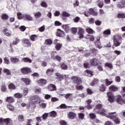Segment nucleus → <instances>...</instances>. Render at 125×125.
<instances>
[{"instance_id": "f257e3e1", "label": "nucleus", "mask_w": 125, "mask_h": 125, "mask_svg": "<svg viewBox=\"0 0 125 125\" xmlns=\"http://www.w3.org/2000/svg\"><path fill=\"white\" fill-rule=\"evenodd\" d=\"M108 98V100L110 103H113L115 101V99L116 98V102L119 104H124V99H122V97L120 95L117 96L116 97L114 96L112 92H108L106 93Z\"/></svg>"}, {"instance_id": "f03ea898", "label": "nucleus", "mask_w": 125, "mask_h": 125, "mask_svg": "<svg viewBox=\"0 0 125 125\" xmlns=\"http://www.w3.org/2000/svg\"><path fill=\"white\" fill-rule=\"evenodd\" d=\"M100 114L103 115V116H105V117H106V118L111 119L112 120H113L114 118L117 116V114L115 115L116 112L108 113V110L104 109H102L100 112Z\"/></svg>"}, {"instance_id": "7ed1b4c3", "label": "nucleus", "mask_w": 125, "mask_h": 125, "mask_svg": "<svg viewBox=\"0 0 125 125\" xmlns=\"http://www.w3.org/2000/svg\"><path fill=\"white\" fill-rule=\"evenodd\" d=\"M30 104H32L33 108L36 107V104L41 103L42 101V98L39 96V95H34L30 98Z\"/></svg>"}, {"instance_id": "20e7f679", "label": "nucleus", "mask_w": 125, "mask_h": 125, "mask_svg": "<svg viewBox=\"0 0 125 125\" xmlns=\"http://www.w3.org/2000/svg\"><path fill=\"white\" fill-rule=\"evenodd\" d=\"M122 43V36L120 35L114 36V45L115 46H120Z\"/></svg>"}, {"instance_id": "39448f33", "label": "nucleus", "mask_w": 125, "mask_h": 125, "mask_svg": "<svg viewBox=\"0 0 125 125\" xmlns=\"http://www.w3.org/2000/svg\"><path fill=\"white\" fill-rule=\"evenodd\" d=\"M71 79L76 84H81L83 83L82 79L78 76H73L71 77Z\"/></svg>"}, {"instance_id": "423d86ee", "label": "nucleus", "mask_w": 125, "mask_h": 125, "mask_svg": "<svg viewBox=\"0 0 125 125\" xmlns=\"http://www.w3.org/2000/svg\"><path fill=\"white\" fill-rule=\"evenodd\" d=\"M77 29L78 30L79 39H83V34H84V29L80 27H78Z\"/></svg>"}, {"instance_id": "0eeeda50", "label": "nucleus", "mask_w": 125, "mask_h": 125, "mask_svg": "<svg viewBox=\"0 0 125 125\" xmlns=\"http://www.w3.org/2000/svg\"><path fill=\"white\" fill-rule=\"evenodd\" d=\"M31 68L29 67L22 68L21 69V72L24 75H27V74L31 73Z\"/></svg>"}, {"instance_id": "6e6552de", "label": "nucleus", "mask_w": 125, "mask_h": 125, "mask_svg": "<svg viewBox=\"0 0 125 125\" xmlns=\"http://www.w3.org/2000/svg\"><path fill=\"white\" fill-rule=\"evenodd\" d=\"M90 63L92 66H98L99 64V60H97L96 58H93L91 60Z\"/></svg>"}, {"instance_id": "1a4fd4ad", "label": "nucleus", "mask_w": 125, "mask_h": 125, "mask_svg": "<svg viewBox=\"0 0 125 125\" xmlns=\"http://www.w3.org/2000/svg\"><path fill=\"white\" fill-rule=\"evenodd\" d=\"M100 40V37H97L96 39V41H95V44L96 46V47H98V48H102V46H101V43H100V41H99Z\"/></svg>"}, {"instance_id": "9d476101", "label": "nucleus", "mask_w": 125, "mask_h": 125, "mask_svg": "<svg viewBox=\"0 0 125 125\" xmlns=\"http://www.w3.org/2000/svg\"><path fill=\"white\" fill-rule=\"evenodd\" d=\"M4 123L6 125H13V121L10 118L4 119Z\"/></svg>"}, {"instance_id": "9b49d317", "label": "nucleus", "mask_w": 125, "mask_h": 125, "mask_svg": "<svg viewBox=\"0 0 125 125\" xmlns=\"http://www.w3.org/2000/svg\"><path fill=\"white\" fill-rule=\"evenodd\" d=\"M47 83V81L45 79H41L37 81V83L39 84V85H45Z\"/></svg>"}, {"instance_id": "f8f14e48", "label": "nucleus", "mask_w": 125, "mask_h": 125, "mask_svg": "<svg viewBox=\"0 0 125 125\" xmlns=\"http://www.w3.org/2000/svg\"><path fill=\"white\" fill-rule=\"evenodd\" d=\"M22 44L25 47H29V46H31V43L30 42V41L28 40V39L23 40L22 41Z\"/></svg>"}, {"instance_id": "ddd939ff", "label": "nucleus", "mask_w": 125, "mask_h": 125, "mask_svg": "<svg viewBox=\"0 0 125 125\" xmlns=\"http://www.w3.org/2000/svg\"><path fill=\"white\" fill-rule=\"evenodd\" d=\"M117 7H118V8H125V0H122L121 1H120L117 4Z\"/></svg>"}, {"instance_id": "4468645a", "label": "nucleus", "mask_w": 125, "mask_h": 125, "mask_svg": "<svg viewBox=\"0 0 125 125\" xmlns=\"http://www.w3.org/2000/svg\"><path fill=\"white\" fill-rule=\"evenodd\" d=\"M24 20H25V21H33V17L31 16L30 15L25 14Z\"/></svg>"}, {"instance_id": "2eb2a0df", "label": "nucleus", "mask_w": 125, "mask_h": 125, "mask_svg": "<svg viewBox=\"0 0 125 125\" xmlns=\"http://www.w3.org/2000/svg\"><path fill=\"white\" fill-rule=\"evenodd\" d=\"M56 78L58 81H63V75H61L59 73H55Z\"/></svg>"}, {"instance_id": "dca6fc26", "label": "nucleus", "mask_w": 125, "mask_h": 125, "mask_svg": "<svg viewBox=\"0 0 125 125\" xmlns=\"http://www.w3.org/2000/svg\"><path fill=\"white\" fill-rule=\"evenodd\" d=\"M3 33L7 37H10L11 36V33H9V30L7 28H4Z\"/></svg>"}, {"instance_id": "f3484780", "label": "nucleus", "mask_w": 125, "mask_h": 125, "mask_svg": "<svg viewBox=\"0 0 125 125\" xmlns=\"http://www.w3.org/2000/svg\"><path fill=\"white\" fill-rule=\"evenodd\" d=\"M77 116V114L76 113L73 112H70L68 113V117L69 119H70L71 120H73L76 118V116Z\"/></svg>"}, {"instance_id": "a211bd4d", "label": "nucleus", "mask_w": 125, "mask_h": 125, "mask_svg": "<svg viewBox=\"0 0 125 125\" xmlns=\"http://www.w3.org/2000/svg\"><path fill=\"white\" fill-rule=\"evenodd\" d=\"M91 102H92V101L91 100H88L86 101V103L87 104V105L86 106V108H87V109H92V105L90 104Z\"/></svg>"}, {"instance_id": "6ab92c4d", "label": "nucleus", "mask_w": 125, "mask_h": 125, "mask_svg": "<svg viewBox=\"0 0 125 125\" xmlns=\"http://www.w3.org/2000/svg\"><path fill=\"white\" fill-rule=\"evenodd\" d=\"M64 34L65 33L64 32V31L61 30V29H58V31L57 33V36H58V37H64Z\"/></svg>"}, {"instance_id": "aec40b11", "label": "nucleus", "mask_w": 125, "mask_h": 125, "mask_svg": "<svg viewBox=\"0 0 125 125\" xmlns=\"http://www.w3.org/2000/svg\"><path fill=\"white\" fill-rule=\"evenodd\" d=\"M48 90L50 91H53V90H56V86L53 84H50L48 86Z\"/></svg>"}, {"instance_id": "412c9836", "label": "nucleus", "mask_w": 125, "mask_h": 125, "mask_svg": "<svg viewBox=\"0 0 125 125\" xmlns=\"http://www.w3.org/2000/svg\"><path fill=\"white\" fill-rule=\"evenodd\" d=\"M21 81L25 83L26 85H29L31 83V80L28 78H21Z\"/></svg>"}, {"instance_id": "4be33fe9", "label": "nucleus", "mask_w": 125, "mask_h": 125, "mask_svg": "<svg viewBox=\"0 0 125 125\" xmlns=\"http://www.w3.org/2000/svg\"><path fill=\"white\" fill-rule=\"evenodd\" d=\"M15 100L12 97H8L6 99V102L7 103H13Z\"/></svg>"}, {"instance_id": "5701e85b", "label": "nucleus", "mask_w": 125, "mask_h": 125, "mask_svg": "<svg viewBox=\"0 0 125 125\" xmlns=\"http://www.w3.org/2000/svg\"><path fill=\"white\" fill-rule=\"evenodd\" d=\"M89 11L90 13V15H93V16H97V15H98V13L95 12L94 9L92 8L89 9Z\"/></svg>"}, {"instance_id": "b1692460", "label": "nucleus", "mask_w": 125, "mask_h": 125, "mask_svg": "<svg viewBox=\"0 0 125 125\" xmlns=\"http://www.w3.org/2000/svg\"><path fill=\"white\" fill-rule=\"evenodd\" d=\"M53 72H54V69H48L46 71V74L48 76H51L53 74Z\"/></svg>"}, {"instance_id": "393cba45", "label": "nucleus", "mask_w": 125, "mask_h": 125, "mask_svg": "<svg viewBox=\"0 0 125 125\" xmlns=\"http://www.w3.org/2000/svg\"><path fill=\"white\" fill-rule=\"evenodd\" d=\"M3 72L7 75V76H11L10 70L7 68H3Z\"/></svg>"}, {"instance_id": "a878e982", "label": "nucleus", "mask_w": 125, "mask_h": 125, "mask_svg": "<svg viewBox=\"0 0 125 125\" xmlns=\"http://www.w3.org/2000/svg\"><path fill=\"white\" fill-rule=\"evenodd\" d=\"M109 90L110 91H117L118 90V87L115 85H111L109 87Z\"/></svg>"}, {"instance_id": "bb28decb", "label": "nucleus", "mask_w": 125, "mask_h": 125, "mask_svg": "<svg viewBox=\"0 0 125 125\" xmlns=\"http://www.w3.org/2000/svg\"><path fill=\"white\" fill-rule=\"evenodd\" d=\"M113 121H114L115 124L119 125L121 123V120L119 117L116 115L115 117L113 118Z\"/></svg>"}, {"instance_id": "cd10ccee", "label": "nucleus", "mask_w": 125, "mask_h": 125, "mask_svg": "<svg viewBox=\"0 0 125 125\" xmlns=\"http://www.w3.org/2000/svg\"><path fill=\"white\" fill-rule=\"evenodd\" d=\"M20 42V39L16 38L15 40L13 41V45H17L18 43Z\"/></svg>"}, {"instance_id": "c85d7f7f", "label": "nucleus", "mask_w": 125, "mask_h": 125, "mask_svg": "<svg viewBox=\"0 0 125 125\" xmlns=\"http://www.w3.org/2000/svg\"><path fill=\"white\" fill-rule=\"evenodd\" d=\"M10 60L12 63L14 64L18 63L19 62V59L17 58H11Z\"/></svg>"}, {"instance_id": "c756f323", "label": "nucleus", "mask_w": 125, "mask_h": 125, "mask_svg": "<svg viewBox=\"0 0 125 125\" xmlns=\"http://www.w3.org/2000/svg\"><path fill=\"white\" fill-rule=\"evenodd\" d=\"M14 96L16 97V98H18L19 99H21L22 97H23V95L22 94L17 93L14 94Z\"/></svg>"}, {"instance_id": "7c9ffc66", "label": "nucleus", "mask_w": 125, "mask_h": 125, "mask_svg": "<svg viewBox=\"0 0 125 125\" xmlns=\"http://www.w3.org/2000/svg\"><path fill=\"white\" fill-rule=\"evenodd\" d=\"M17 16H18V19H23V20H24L25 15H23L21 13H18L17 14Z\"/></svg>"}, {"instance_id": "2f4dec72", "label": "nucleus", "mask_w": 125, "mask_h": 125, "mask_svg": "<svg viewBox=\"0 0 125 125\" xmlns=\"http://www.w3.org/2000/svg\"><path fill=\"white\" fill-rule=\"evenodd\" d=\"M7 108L10 111H14V106L11 104H8L7 105Z\"/></svg>"}, {"instance_id": "473e14b6", "label": "nucleus", "mask_w": 125, "mask_h": 125, "mask_svg": "<svg viewBox=\"0 0 125 125\" xmlns=\"http://www.w3.org/2000/svg\"><path fill=\"white\" fill-rule=\"evenodd\" d=\"M104 37H106V35L109 36L111 35V30L107 29L104 32Z\"/></svg>"}, {"instance_id": "72a5a7b5", "label": "nucleus", "mask_w": 125, "mask_h": 125, "mask_svg": "<svg viewBox=\"0 0 125 125\" xmlns=\"http://www.w3.org/2000/svg\"><path fill=\"white\" fill-rule=\"evenodd\" d=\"M99 90H100V91H102V92H104V91H105V90H106V86H105V85L104 84H103L100 87Z\"/></svg>"}, {"instance_id": "f704fd0d", "label": "nucleus", "mask_w": 125, "mask_h": 125, "mask_svg": "<svg viewBox=\"0 0 125 125\" xmlns=\"http://www.w3.org/2000/svg\"><path fill=\"white\" fill-rule=\"evenodd\" d=\"M56 54H57V52L56 51H53L51 53V57L54 60H55V57H56Z\"/></svg>"}, {"instance_id": "c9c22d12", "label": "nucleus", "mask_w": 125, "mask_h": 125, "mask_svg": "<svg viewBox=\"0 0 125 125\" xmlns=\"http://www.w3.org/2000/svg\"><path fill=\"white\" fill-rule=\"evenodd\" d=\"M85 72H86L85 75L87 77H91V76H92V73H93L92 71L87 70L85 71Z\"/></svg>"}, {"instance_id": "e433bc0d", "label": "nucleus", "mask_w": 125, "mask_h": 125, "mask_svg": "<svg viewBox=\"0 0 125 125\" xmlns=\"http://www.w3.org/2000/svg\"><path fill=\"white\" fill-rule=\"evenodd\" d=\"M86 39H87V40H89L91 42H93V41H94V37L91 36L90 35H88L86 37Z\"/></svg>"}, {"instance_id": "4c0bfd02", "label": "nucleus", "mask_w": 125, "mask_h": 125, "mask_svg": "<svg viewBox=\"0 0 125 125\" xmlns=\"http://www.w3.org/2000/svg\"><path fill=\"white\" fill-rule=\"evenodd\" d=\"M9 89H15V88H16V86H15L14 85V84L11 83L9 85Z\"/></svg>"}, {"instance_id": "58836bf2", "label": "nucleus", "mask_w": 125, "mask_h": 125, "mask_svg": "<svg viewBox=\"0 0 125 125\" xmlns=\"http://www.w3.org/2000/svg\"><path fill=\"white\" fill-rule=\"evenodd\" d=\"M22 61H23V62H28L29 63H32V60H31L28 58H23Z\"/></svg>"}, {"instance_id": "ea45409f", "label": "nucleus", "mask_w": 125, "mask_h": 125, "mask_svg": "<svg viewBox=\"0 0 125 125\" xmlns=\"http://www.w3.org/2000/svg\"><path fill=\"white\" fill-rule=\"evenodd\" d=\"M50 117H52V118H54L56 117V112L55 111H53L49 113Z\"/></svg>"}, {"instance_id": "a19ab883", "label": "nucleus", "mask_w": 125, "mask_h": 125, "mask_svg": "<svg viewBox=\"0 0 125 125\" xmlns=\"http://www.w3.org/2000/svg\"><path fill=\"white\" fill-rule=\"evenodd\" d=\"M105 67H108V68H109V69H112L113 68V64L111 63H108L106 62L105 63Z\"/></svg>"}, {"instance_id": "79ce46f5", "label": "nucleus", "mask_w": 125, "mask_h": 125, "mask_svg": "<svg viewBox=\"0 0 125 125\" xmlns=\"http://www.w3.org/2000/svg\"><path fill=\"white\" fill-rule=\"evenodd\" d=\"M62 47V44L57 43L56 45V49L57 50H60V49Z\"/></svg>"}, {"instance_id": "37998d69", "label": "nucleus", "mask_w": 125, "mask_h": 125, "mask_svg": "<svg viewBox=\"0 0 125 125\" xmlns=\"http://www.w3.org/2000/svg\"><path fill=\"white\" fill-rule=\"evenodd\" d=\"M78 116L79 119H81V120H83L84 119V114L82 113H78Z\"/></svg>"}, {"instance_id": "c03bdc74", "label": "nucleus", "mask_w": 125, "mask_h": 125, "mask_svg": "<svg viewBox=\"0 0 125 125\" xmlns=\"http://www.w3.org/2000/svg\"><path fill=\"white\" fill-rule=\"evenodd\" d=\"M112 83H113V81H109L108 79L105 80V84L107 85V86L110 85V84H112Z\"/></svg>"}, {"instance_id": "a18cd8bd", "label": "nucleus", "mask_w": 125, "mask_h": 125, "mask_svg": "<svg viewBox=\"0 0 125 125\" xmlns=\"http://www.w3.org/2000/svg\"><path fill=\"white\" fill-rule=\"evenodd\" d=\"M36 38H38V36L36 35H32L30 36V40L33 42H35Z\"/></svg>"}, {"instance_id": "49530a36", "label": "nucleus", "mask_w": 125, "mask_h": 125, "mask_svg": "<svg viewBox=\"0 0 125 125\" xmlns=\"http://www.w3.org/2000/svg\"><path fill=\"white\" fill-rule=\"evenodd\" d=\"M62 14L63 15V16H64V17H69L71 16V15H70V14L67 13V12H66V11L62 12Z\"/></svg>"}, {"instance_id": "de8ad7c7", "label": "nucleus", "mask_w": 125, "mask_h": 125, "mask_svg": "<svg viewBox=\"0 0 125 125\" xmlns=\"http://www.w3.org/2000/svg\"><path fill=\"white\" fill-rule=\"evenodd\" d=\"M99 82V81H98V79H95L92 83V85L93 86L94 85H95V84L98 83Z\"/></svg>"}, {"instance_id": "09e8293b", "label": "nucleus", "mask_w": 125, "mask_h": 125, "mask_svg": "<svg viewBox=\"0 0 125 125\" xmlns=\"http://www.w3.org/2000/svg\"><path fill=\"white\" fill-rule=\"evenodd\" d=\"M28 92H29V89H28V88H25L23 89V95L26 96V95H27Z\"/></svg>"}, {"instance_id": "8fccbe9b", "label": "nucleus", "mask_w": 125, "mask_h": 125, "mask_svg": "<svg viewBox=\"0 0 125 125\" xmlns=\"http://www.w3.org/2000/svg\"><path fill=\"white\" fill-rule=\"evenodd\" d=\"M61 68L62 70H67L68 69V66L65 63H62L61 64Z\"/></svg>"}, {"instance_id": "3c124183", "label": "nucleus", "mask_w": 125, "mask_h": 125, "mask_svg": "<svg viewBox=\"0 0 125 125\" xmlns=\"http://www.w3.org/2000/svg\"><path fill=\"white\" fill-rule=\"evenodd\" d=\"M42 16V13L38 12L35 13V17L36 18H40Z\"/></svg>"}, {"instance_id": "603ef678", "label": "nucleus", "mask_w": 125, "mask_h": 125, "mask_svg": "<svg viewBox=\"0 0 125 125\" xmlns=\"http://www.w3.org/2000/svg\"><path fill=\"white\" fill-rule=\"evenodd\" d=\"M45 43L46 44H48V45L52 44V41L50 39H47V40H45Z\"/></svg>"}, {"instance_id": "864d4df0", "label": "nucleus", "mask_w": 125, "mask_h": 125, "mask_svg": "<svg viewBox=\"0 0 125 125\" xmlns=\"http://www.w3.org/2000/svg\"><path fill=\"white\" fill-rule=\"evenodd\" d=\"M117 17L118 18H125V14L124 13L118 14Z\"/></svg>"}, {"instance_id": "5fc2aeb1", "label": "nucleus", "mask_w": 125, "mask_h": 125, "mask_svg": "<svg viewBox=\"0 0 125 125\" xmlns=\"http://www.w3.org/2000/svg\"><path fill=\"white\" fill-rule=\"evenodd\" d=\"M76 88L78 90H83V86L82 85H76Z\"/></svg>"}, {"instance_id": "6e6d98bb", "label": "nucleus", "mask_w": 125, "mask_h": 125, "mask_svg": "<svg viewBox=\"0 0 125 125\" xmlns=\"http://www.w3.org/2000/svg\"><path fill=\"white\" fill-rule=\"evenodd\" d=\"M1 19L3 20H7V19H8V16L7 14H3L1 16Z\"/></svg>"}, {"instance_id": "4d7b16f0", "label": "nucleus", "mask_w": 125, "mask_h": 125, "mask_svg": "<svg viewBox=\"0 0 125 125\" xmlns=\"http://www.w3.org/2000/svg\"><path fill=\"white\" fill-rule=\"evenodd\" d=\"M86 31L88 34H93V32H94L91 28H87L86 29Z\"/></svg>"}, {"instance_id": "13d9d810", "label": "nucleus", "mask_w": 125, "mask_h": 125, "mask_svg": "<svg viewBox=\"0 0 125 125\" xmlns=\"http://www.w3.org/2000/svg\"><path fill=\"white\" fill-rule=\"evenodd\" d=\"M18 118L20 122H23L24 121V116H23V115H20L19 116Z\"/></svg>"}, {"instance_id": "bf43d9fd", "label": "nucleus", "mask_w": 125, "mask_h": 125, "mask_svg": "<svg viewBox=\"0 0 125 125\" xmlns=\"http://www.w3.org/2000/svg\"><path fill=\"white\" fill-rule=\"evenodd\" d=\"M62 27L65 30V31L68 32V30H69V26H68L67 25H63Z\"/></svg>"}, {"instance_id": "052dcab7", "label": "nucleus", "mask_w": 125, "mask_h": 125, "mask_svg": "<svg viewBox=\"0 0 125 125\" xmlns=\"http://www.w3.org/2000/svg\"><path fill=\"white\" fill-rule=\"evenodd\" d=\"M102 23V21H99V20H97L95 21V24H96V25L97 26H100V25H101Z\"/></svg>"}, {"instance_id": "680f3d73", "label": "nucleus", "mask_w": 125, "mask_h": 125, "mask_svg": "<svg viewBox=\"0 0 125 125\" xmlns=\"http://www.w3.org/2000/svg\"><path fill=\"white\" fill-rule=\"evenodd\" d=\"M56 59L57 61H59V62H61L62 58L61 57L59 56V55H56L55 57V60Z\"/></svg>"}, {"instance_id": "e2e57ef3", "label": "nucleus", "mask_w": 125, "mask_h": 125, "mask_svg": "<svg viewBox=\"0 0 125 125\" xmlns=\"http://www.w3.org/2000/svg\"><path fill=\"white\" fill-rule=\"evenodd\" d=\"M72 32L73 34H77L78 32V28L73 27L72 28Z\"/></svg>"}, {"instance_id": "0e129e2a", "label": "nucleus", "mask_w": 125, "mask_h": 125, "mask_svg": "<svg viewBox=\"0 0 125 125\" xmlns=\"http://www.w3.org/2000/svg\"><path fill=\"white\" fill-rule=\"evenodd\" d=\"M103 107V105L102 104H98L96 106V110L97 109L98 110H99V109H101Z\"/></svg>"}, {"instance_id": "69168bd1", "label": "nucleus", "mask_w": 125, "mask_h": 125, "mask_svg": "<svg viewBox=\"0 0 125 125\" xmlns=\"http://www.w3.org/2000/svg\"><path fill=\"white\" fill-rule=\"evenodd\" d=\"M89 117L92 120H94V119H95V118H96V116L93 113L90 114Z\"/></svg>"}, {"instance_id": "338daca9", "label": "nucleus", "mask_w": 125, "mask_h": 125, "mask_svg": "<svg viewBox=\"0 0 125 125\" xmlns=\"http://www.w3.org/2000/svg\"><path fill=\"white\" fill-rule=\"evenodd\" d=\"M115 82L120 83L121 82V77H120V76H116L115 77Z\"/></svg>"}, {"instance_id": "774afa93", "label": "nucleus", "mask_w": 125, "mask_h": 125, "mask_svg": "<svg viewBox=\"0 0 125 125\" xmlns=\"http://www.w3.org/2000/svg\"><path fill=\"white\" fill-rule=\"evenodd\" d=\"M86 91H87V94H89L90 95L92 94V93H93V92L92 91V90H90V89L89 88L87 89Z\"/></svg>"}]
</instances>
